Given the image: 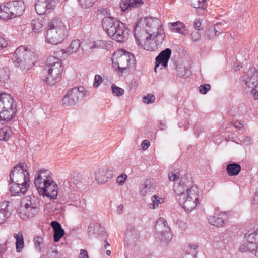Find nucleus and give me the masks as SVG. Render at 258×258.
Listing matches in <instances>:
<instances>
[{
	"mask_svg": "<svg viewBox=\"0 0 258 258\" xmlns=\"http://www.w3.org/2000/svg\"><path fill=\"white\" fill-rule=\"evenodd\" d=\"M102 26L108 35L118 42H123L127 38L128 30L124 24L111 17L104 18Z\"/></svg>",
	"mask_w": 258,
	"mask_h": 258,
	"instance_id": "f257e3e1",
	"label": "nucleus"
},
{
	"mask_svg": "<svg viewBox=\"0 0 258 258\" xmlns=\"http://www.w3.org/2000/svg\"><path fill=\"white\" fill-rule=\"evenodd\" d=\"M64 26L58 18H55L47 25L45 34L46 42L52 45H58L64 39Z\"/></svg>",
	"mask_w": 258,
	"mask_h": 258,
	"instance_id": "f03ea898",
	"label": "nucleus"
},
{
	"mask_svg": "<svg viewBox=\"0 0 258 258\" xmlns=\"http://www.w3.org/2000/svg\"><path fill=\"white\" fill-rule=\"evenodd\" d=\"M35 58L33 51L25 46H21L15 50L13 59L16 67H19L22 71H27L34 64Z\"/></svg>",
	"mask_w": 258,
	"mask_h": 258,
	"instance_id": "7ed1b4c3",
	"label": "nucleus"
},
{
	"mask_svg": "<svg viewBox=\"0 0 258 258\" xmlns=\"http://www.w3.org/2000/svg\"><path fill=\"white\" fill-rule=\"evenodd\" d=\"M24 10V3L22 1H9L0 6V19L7 20L20 17L23 14Z\"/></svg>",
	"mask_w": 258,
	"mask_h": 258,
	"instance_id": "20e7f679",
	"label": "nucleus"
},
{
	"mask_svg": "<svg viewBox=\"0 0 258 258\" xmlns=\"http://www.w3.org/2000/svg\"><path fill=\"white\" fill-rule=\"evenodd\" d=\"M14 101L10 94H0V120H11L15 115L16 109Z\"/></svg>",
	"mask_w": 258,
	"mask_h": 258,
	"instance_id": "39448f33",
	"label": "nucleus"
},
{
	"mask_svg": "<svg viewBox=\"0 0 258 258\" xmlns=\"http://www.w3.org/2000/svg\"><path fill=\"white\" fill-rule=\"evenodd\" d=\"M155 228L156 238L162 245H168L172 240V235L167 221L163 218H159L156 222Z\"/></svg>",
	"mask_w": 258,
	"mask_h": 258,
	"instance_id": "423d86ee",
	"label": "nucleus"
},
{
	"mask_svg": "<svg viewBox=\"0 0 258 258\" xmlns=\"http://www.w3.org/2000/svg\"><path fill=\"white\" fill-rule=\"evenodd\" d=\"M199 194L197 186H193L186 195H182L179 197L180 204L186 211L191 212L199 204Z\"/></svg>",
	"mask_w": 258,
	"mask_h": 258,
	"instance_id": "0eeeda50",
	"label": "nucleus"
},
{
	"mask_svg": "<svg viewBox=\"0 0 258 258\" xmlns=\"http://www.w3.org/2000/svg\"><path fill=\"white\" fill-rule=\"evenodd\" d=\"M120 52L121 54L117 57L116 60H113V64L114 67L117 66L115 70L117 71L118 74L122 75L125 70L134 69L135 60L134 56L130 52L123 50Z\"/></svg>",
	"mask_w": 258,
	"mask_h": 258,
	"instance_id": "6e6552de",
	"label": "nucleus"
},
{
	"mask_svg": "<svg viewBox=\"0 0 258 258\" xmlns=\"http://www.w3.org/2000/svg\"><path fill=\"white\" fill-rule=\"evenodd\" d=\"M27 166L24 163H19L13 168L10 174V181L29 185L30 178L27 170Z\"/></svg>",
	"mask_w": 258,
	"mask_h": 258,
	"instance_id": "1a4fd4ad",
	"label": "nucleus"
},
{
	"mask_svg": "<svg viewBox=\"0 0 258 258\" xmlns=\"http://www.w3.org/2000/svg\"><path fill=\"white\" fill-rule=\"evenodd\" d=\"M160 28L163 27L159 19L152 17H143L140 18L136 24L135 32L136 35L138 28H144L152 30V33H155L154 31L158 30Z\"/></svg>",
	"mask_w": 258,
	"mask_h": 258,
	"instance_id": "9d476101",
	"label": "nucleus"
},
{
	"mask_svg": "<svg viewBox=\"0 0 258 258\" xmlns=\"http://www.w3.org/2000/svg\"><path fill=\"white\" fill-rule=\"evenodd\" d=\"M115 172L116 170L113 167L98 168L94 172L95 179L98 183L104 184L109 181Z\"/></svg>",
	"mask_w": 258,
	"mask_h": 258,
	"instance_id": "9b49d317",
	"label": "nucleus"
},
{
	"mask_svg": "<svg viewBox=\"0 0 258 258\" xmlns=\"http://www.w3.org/2000/svg\"><path fill=\"white\" fill-rule=\"evenodd\" d=\"M49 182H52V178L49 170H41L36 174L34 184L38 192Z\"/></svg>",
	"mask_w": 258,
	"mask_h": 258,
	"instance_id": "f8f14e48",
	"label": "nucleus"
},
{
	"mask_svg": "<svg viewBox=\"0 0 258 258\" xmlns=\"http://www.w3.org/2000/svg\"><path fill=\"white\" fill-rule=\"evenodd\" d=\"M193 186V181L186 177H182L180 179V183L177 185H174V192L181 197L182 195H186L189 189H191Z\"/></svg>",
	"mask_w": 258,
	"mask_h": 258,
	"instance_id": "ddd939ff",
	"label": "nucleus"
},
{
	"mask_svg": "<svg viewBox=\"0 0 258 258\" xmlns=\"http://www.w3.org/2000/svg\"><path fill=\"white\" fill-rule=\"evenodd\" d=\"M135 31V30H134ZM155 33H152V30H149L144 28H138L136 35L134 32V35L137 41L141 45L144 44L145 46L148 44L151 38L154 36Z\"/></svg>",
	"mask_w": 258,
	"mask_h": 258,
	"instance_id": "4468645a",
	"label": "nucleus"
},
{
	"mask_svg": "<svg viewBox=\"0 0 258 258\" xmlns=\"http://www.w3.org/2000/svg\"><path fill=\"white\" fill-rule=\"evenodd\" d=\"M56 57L53 56H49L46 61V66L43 70L46 71L51 72L54 71L55 74L62 72L63 67L61 66V60Z\"/></svg>",
	"mask_w": 258,
	"mask_h": 258,
	"instance_id": "2eb2a0df",
	"label": "nucleus"
},
{
	"mask_svg": "<svg viewBox=\"0 0 258 258\" xmlns=\"http://www.w3.org/2000/svg\"><path fill=\"white\" fill-rule=\"evenodd\" d=\"M244 82L249 88H255L258 84V72L255 68L250 67L246 72Z\"/></svg>",
	"mask_w": 258,
	"mask_h": 258,
	"instance_id": "dca6fc26",
	"label": "nucleus"
},
{
	"mask_svg": "<svg viewBox=\"0 0 258 258\" xmlns=\"http://www.w3.org/2000/svg\"><path fill=\"white\" fill-rule=\"evenodd\" d=\"M171 54V50L170 48H166L162 51L156 58L155 66L154 71L157 72V70L160 64L164 68L167 66L168 61Z\"/></svg>",
	"mask_w": 258,
	"mask_h": 258,
	"instance_id": "f3484780",
	"label": "nucleus"
},
{
	"mask_svg": "<svg viewBox=\"0 0 258 258\" xmlns=\"http://www.w3.org/2000/svg\"><path fill=\"white\" fill-rule=\"evenodd\" d=\"M80 45L81 43L79 40H74L66 50L61 49L56 53V55L61 58L65 59L68 55L76 53L80 48Z\"/></svg>",
	"mask_w": 258,
	"mask_h": 258,
	"instance_id": "a211bd4d",
	"label": "nucleus"
},
{
	"mask_svg": "<svg viewBox=\"0 0 258 258\" xmlns=\"http://www.w3.org/2000/svg\"><path fill=\"white\" fill-rule=\"evenodd\" d=\"M38 192L40 195L55 199L58 195V187L52 179V182H49L43 188H41Z\"/></svg>",
	"mask_w": 258,
	"mask_h": 258,
	"instance_id": "6ab92c4d",
	"label": "nucleus"
},
{
	"mask_svg": "<svg viewBox=\"0 0 258 258\" xmlns=\"http://www.w3.org/2000/svg\"><path fill=\"white\" fill-rule=\"evenodd\" d=\"M42 74L43 75L41 77L42 80L46 82L49 85L52 86L60 80L62 72L55 74L54 71L51 72L46 71V70H43Z\"/></svg>",
	"mask_w": 258,
	"mask_h": 258,
	"instance_id": "aec40b11",
	"label": "nucleus"
},
{
	"mask_svg": "<svg viewBox=\"0 0 258 258\" xmlns=\"http://www.w3.org/2000/svg\"><path fill=\"white\" fill-rule=\"evenodd\" d=\"M18 211L20 217L22 219L26 220L33 217L39 212V210L21 204Z\"/></svg>",
	"mask_w": 258,
	"mask_h": 258,
	"instance_id": "412c9836",
	"label": "nucleus"
},
{
	"mask_svg": "<svg viewBox=\"0 0 258 258\" xmlns=\"http://www.w3.org/2000/svg\"><path fill=\"white\" fill-rule=\"evenodd\" d=\"M80 99V96H78V91L75 89H71L63 97L62 102L64 105L71 106L75 105Z\"/></svg>",
	"mask_w": 258,
	"mask_h": 258,
	"instance_id": "4be33fe9",
	"label": "nucleus"
},
{
	"mask_svg": "<svg viewBox=\"0 0 258 258\" xmlns=\"http://www.w3.org/2000/svg\"><path fill=\"white\" fill-rule=\"evenodd\" d=\"M10 191L13 195L24 194L27 191L29 185H25L20 183H13L10 181Z\"/></svg>",
	"mask_w": 258,
	"mask_h": 258,
	"instance_id": "5701e85b",
	"label": "nucleus"
},
{
	"mask_svg": "<svg viewBox=\"0 0 258 258\" xmlns=\"http://www.w3.org/2000/svg\"><path fill=\"white\" fill-rule=\"evenodd\" d=\"M53 228L54 234L53 238L55 242H58L64 234V230L62 228L61 224L56 221H53L50 223Z\"/></svg>",
	"mask_w": 258,
	"mask_h": 258,
	"instance_id": "b1692460",
	"label": "nucleus"
},
{
	"mask_svg": "<svg viewBox=\"0 0 258 258\" xmlns=\"http://www.w3.org/2000/svg\"><path fill=\"white\" fill-rule=\"evenodd\" d=\"M9 204L7 201L0 202V224L3 223L11 215Z\"/></svg>",
	"mask_w": 258,
	"mask_h": 258,
	"instance_id": "393cba45",
	"label": "nucleus"
},
{
	"mask_svg": "<svg viewBox=\"0 0 258 258\" xmlns=\"http://www.w3.org/2000/svg\"><path fill=\"white\" fill-rule=\"evenodd\" d=\"M35 8L38 15H44L50 12L49 10L51 8V5L50 3L36 0Z\"/></svg>",
	"mask_w": 258,
	"mask_h": 258,
	"instance_id": "a878e982",
	"label": "nucleus"
},
{
	"mask_svg": "<svg viewBox=\"0 0 258 258\" xmlns=\"http://www.w3.org/2000/svg\"><path fill=\"white\" fill-rule=\"evenodd\" d=\"M143 4L142 0H121L120 7L123 11L132 8H137Z\"/></svg>",
	"mask_w": 258,
	"mask_h": 258,
	"instance_id": "bb28decb",
	"label": "nucleus"
},
{
	"mask_svg": "<svg viewBox=\"0 0 258 258\" xmlns=\"http://www.w3.org/2000/svg\"><path fill=\"white\" fill-rule=\"evenodd\" d=\"M21 205L31 207L33 208L37 209L39 210V201L34 196H29L24 198L21 202Z\"/></svg>",
	"mask_w": 258,
	"mask_h": 258,
	"instance_id": "cd10ccee",
	"label": "nucleus"
},
{
	"mask_svg": "<svg viewBox=\"0 0 258 258\" xmlns=\"http://www.w3.org/2000/svg\"><path fill=\"white\" fill-rule=\"evenodd\" d=\"M155 185L151 179H146L141 184L140 192L142 195L145 196L153 192L155 189Z\"/></svg>",
	"mask_w": 258,
	"mask_h": 258,
	"instance_id": "c85d7f7f",
	"label": "nucleus"
},
{
	"mask_svg": "<svg viewBox=\"0 0 258 258\" xmlns=\"http://www.w3.org/2000/svg\"><path fill=\"white\" fill-rule=\"evenodd\" d=\"M226 217L225 213H220L218 217L210 216L208 219L209 222L214 226L222 227L225 223V218Z\"/></svg>",
	"mask_w": 258,
	"mask_h": 258,
	"instance_id": "c756f323",
	"label": "nucleus"
},
{
	"mask_svg": "<svg viewBox=\"0 0 258 258\" xmlns=\"http://www.w3.org/2000/svg\"><path fill=\"white\" fill-rule=\"evenodd\" d=\"M226 172L229 176H236L239 174L241 170V167L238 163L233 162L229 163L226 166Z\"/></svg>",
	"mask_w": 258,
	"mask_h": 258,
	"instance_id": "7c9ffc66",
	"label": "nucleus"
},
{
	"mask_svg": "<svg viewBox=\"0 0 258 258\" xmlns=\"http://www.w3.org/2000/svg\"><path fill=\"white\" fill-rule=\"evenodd\" d=\"M221 26V24L217 23V28H210L205 31V35L208 39L214 38L215 36L219 35L221 32V30L218 27Z\"/></svg>",
	"mask_w": 258,
	"mask_h": 258,
	"instance_id": "2f4dec72",
	"label": "nucleus"
},
{
	"mask_svg": "<svg viewBox=\"0 0 258 258\" xmlns=\"http://www.w3.org/2000/svg\"><path fill=\"white\" fill-rule=\"evenodd\" d=\"M99 230H101L102 232H104V228L102 227L100 224L97 223L93 224H90L88 227L89 237L92 238L94 234L96 233H100Z\"/></svg>",
	"mask_w": 258,
	"mask_h": 258,
	"instance_id": "473e14b6",
	"label": "nucleus"
},
{
	"mask_svg": "<svg viewBox=\"0 0 258 258\" xmlns=\"http://www.w3.org/2000/svg\"><path fill=\"white\" fill-rule=\"evenodd\" d=\"M14 237L16 239V249L17 252H20L24 247V241L22 233L14 234Z\"/></svg>",
	"mask_w": 258,
	"mask_h": 258,
	"instance_id": "72a5a7b5",
	"label": "nucleus"
},
{
	"mask_svg": "<svg viewBox=\"0 0 258 258\" xmlns=\"http://www.w3.org/2000/svg\"><path fill=\"white\" fill-rule=\"evenodd\" d=\"M255 247L256 245L254 243H252L247 241L240 246L239 251L241 252H250L253 254Z\"/></svg>",
	"mask_w": 258,
	"mask_h": 258,
	"instance_id": "f704fd0d",
	"label": "nucleus"
},
{
	"mask_svg": "<svg viewBox=\"0 0 258 258\" xmlns=\"http://www.w3.org/2000/svg\"><path fill=\"white\" fill-rule=\"evenodd\" d=\"M189 1L198 12L199 10H204L206 8V0H189Z\"/></svg>",
	"mask_w": 258,
	"mask_h": 258,
	"instance_id": "c9c22d12",
	"label": "nucleus"
},
{
	"mask_svg": "<svg viewBox=\"0 0 258 258\" xmlns=\"http://www.w3.org/2000/svg\"><path fill=\"white\" fill-rule=\"evenodd\" d=\"M153 37L156 38L155 43L158 46L160 45L164 40L165 34L163 28H160L157 32H155V35Z\"/></svg>",
	"mask_w": 258,
	"mask_h": 258,
	"instance_id": "e433bc0d",
	"label": "nucleus"
},
{
	"mask_svg": "<svg viewBox=\"0 0 258 258\" xmlns=\"http://www.w3.org/2000/svg\"><path fill=\"white\" fill-rule=\"evenodd\" d=\"M12 134V130L8 126H5L0 129V141L8 140Z\"/></svg>",
	"mask_w": 258,
	"mask_h": 258,
	"instance_id": "4c0bfd02",
	"label": "nucleus"
},
{
	"mask_svg": "<svg viewBox=\"0 0 258 258\" xmlns=\"http://www.w3.org/2000/svg\"><path fill=\"white\" fill-rule=\"evenodd\" d=\"M71 183L76 186L79 190L83 189L84 184L82 181V176L80 174H76L73 176L71 179Z\"/></svg>",
	"mask_w": 258,
	"mask_h": 258,
	"instance_id": "58836bf2",
	"label": "nucleus"
},
{
	"mask_svg": "<svg viewBox=\"0 0 258 258\" xmlns=\"http://www.w3.org/2000/svg\"><path fill=\"white\" fill-rule=\"evenodd\" d=\"M246 240L249 242L254 243V242H256L257 243L258 241V228L256 230L250 233V231H248L247 233L245 234L244 236Z\"/></svg>",
	"mask_w": 258,
	"mask_h": 258,
	"instance_id": "ea45409f",
	"label": "nucleus"
},
{
	"mask_svg": "<svg viewBox=\"0 0 258 258\" xmlns=\"http://www.w3.org/2000/svg\"><path fill=\"white\" fill-rule=\"evenodd\" d=\"M125 239L128 241H135L138 236V233L134 227H129L125 233Z\"/></svg>",
	"mask_w": 258,
	"mask_h": 258,
	"instance_id": "a19ab883",
	"label": "nucleus"
},
{
	"mask_svg": "<svg viewBox=\"0 0 258 258\" xmlns=\"http://www.w3.org/2000/svg\"><path fill=\"white\" fill-rule=\"evenodd\" d=\"M151 201L152 203L149 204V207L151 209H155L158 207L159 204L164 203V200L157 195H153L151 197Z\"/></svg>",
	"mask_w": 258,
	"mask_h": 258,
	"instance_id": "79ce46f5",
	"label": "nucleus"
},
{
	"mask_svg": "<svg viewBox=\"0 0 258 258\" xmlns=\"http://www.w3.org/2000/svg\"><path fill=\"white\" fill-rule=\"evenodd\" d=\"M42 24L39 19H34L32 21L31 27L34 32H38L42 29Z\"/></svg>",
	"mask_w": 258,
	"mask_h": 258,
	"instance_id": "37998d69",
	"label": "nucleus"
},
{
	"mask_svg": "<svg viewBox=\"0 0 258 258\" xmlns=\"http://www.w3.org/2000/svg\"><path fill=\"white\" fill-rule=\"evenodd\" d=\"M198 246L196 245H189L188 248L189 252L184 255L182 258H195L197 253V248Z\"/></svg>",
	"mask_w": 258,
	"mask_h": 258,
	"instance_id": "c03bdc74",
	"label": "nucleus"
},
{
	"mask_svg": "<svg viewBox=\"0 0 258 258\" xmlns=\"http://www.w3.org/2000/svg\"><path fill=\"white\" fill-rule=\"evenodd\" d=\"M81 7L84 9L90 8L93 6L96 0H78Z\"/></svg>",
	"mask_w": 258,
	"mask_h": 258,
	"instance_id": "a18cd8bd",
	"label": "nucleus"
},
{
	"mask_svg": "<svg viewBox=\"0 0 258 258\" xmlns=\"http://www.w3.org/2000/svg\"><path fill=\"white\" fill-rule=\"evenodd\" d=\"M43 242V239L40 236L37 237L35 238L34 239L35 246L39 251H40L41 250V249L44 248V247Z\"/></svg>",
	"mask_w": 258,
	"mask_h": 258,
	"instance_id": "49530a36",
	"label": "nucleus"
},
{
	"mask_svg": "<svg viewBox=\"0 0 258 258\" xmlns=\"http://www.w3.org/2000/svg\"><path fill=\"white\" fill-rule=\"evenodd\" d=\"M112 93L117 96H120L124 94V90L119 87L116 86L114 84H112L111 86Z\"/></svg>",
	"mask_w": 258,
	"mask_h": 258,
	"instance_id": "de8ad7c7",
	"label": "nucleus"
},
{
	"mask_svg": "<svg viewBox=\"0 0 258 258\" xmlns=\"http://www.w3.org/2000/svg\"><path fill=\"white\" fill-rule=\"evenodd\" d=\"M155 100V97L154 95L151 94H148L147 96H145L143 98V102L148 104L153 103Z\"/></svg>",
	"mask_w": 258,
	"mask_h": 258,
	"instance_id": "09e8293b",
	"label": "nucleus"
},
{
	"mask_svg": "<svg viewBox=\"0 0 258 258\" xmlns=\"http://www.w3.org/2000/svg\"><path fill=\"white\" fill-rule=\"evenodd\" d=\"M9 73L7 71L6 69H0V80L4 81L9 78Z\"/></svg>",
	"mask_w": 258,
	"mask_h": 258,
	"instance_id": "8fccbe9b",
	"label": "nucleus"
},
{
	"mask_svg": "<svg viewBox=\"0 0 258 258\" xmlns=\"http://www.w3.org/2000/svg\"><path fill=\"white\" fill-rule=\"evenodd\" d=\"M210 85L209 84H204L199 87L200 92L202 94H205L210 89Z\"/></svg>",
	"mask_w": 258,
	"mask_h": 258,
	"instance_id": "3c124183",
	"label": "nucleus"
},
{
	"mask_svg": "<svg viewBox=\"0 0 258 258\" xmlns=\"http://www.w3.org/2000/svg\"><path fill=\"white\" fill-rule=\"evenodd\" d=\"M181 70H178V75L180 77H182L183 78H188L191 75V71L188 69L187 68H184V73L180 72Z\"/></svg>",
	"mask_w": 258,
	"mask_h": 258,
	"instance_id": "603ef678",
	"label": "nucleus"
},
{
	"mask_svg": "<svg viewBox=\"0 0 258 258\" xmlns=\"http://www.w3.org/2000/svg\"><path fill=\"white\" fill-rule=\"evenodd\" d=\"M103 80L101 76L99 75H96L94 78V83L93 84V87L94 88H97L99 85L102 82Z\"/></svg>",
	"mask_w": 258,
	"mask_h": 258,
	"instance_id": "864d4df0",
	"label": "nucleus"
},
{
	"mask_svg": "<svg viewBox=\"0 0 258 258\" xmlns=\"http://www.w3.org/2000/svg\"><path fill=\"white\" fill-rule=\"evenodd\" d=\"M127 176L125 174H121L119 175L116 180V182L118 183L120 185H123L126 180Z\"/></svg>",
	"mask_w": 258,
	"mask_h": 258,
	"instance_id": "5fc2aeb1",
	"label": "nucleus"
},
{
	"mask_svg": "<svg viewBox=\"0 0 258 258\" xmlns=\"http://www.w3.org/2000/svg\"><path fill=\"white\" fill-rule=\"evenodd\" d=\"M72 89H75L78 91V96H80V99H82L86 94L85 88L82 86L78 87L77 89L73 88Z\"/></svg>",
	"mask_w": 258,
	"mask_h": 258,
	"instance_id": "6e6d98bb",
	"label": "nucleus"
},
{
	"mask_svg": "<svg viewBox=\"0 0 258 258\" xmlns=\"http://www.w3.org/2000/svg\"><path fill=\"white\" fill-rule=\"evenodd\" d=\"M170 25L171 26H177H177L179 27V28L182 31H186V30L185 29V25L183 23L180 22L179 21H177L176 22L170 23Z\"/></svg>",
	"mask_w": 258,
	"mask_h": 258,
	"instance_id": "4d7b16f0",
	"label": "nucleus"
},
{
	"mask_svg": "<svg viewBox=\"0 0 258 258\" xmlns=\"http://www.w3.org/2000/svg\"><path fill=\"white\" fill-rule=\"evenodd\" d=\"M170 28L173 32H177V33H180L183 35H185L186 34V31H182L179 28V27H178L177 26H170Z\"/></svg>",
	"mask_w": 258,
	"mask_h": 258,
	"instance_id": "13d9d810",
	"label": "nucleus"
},
{
	"mask_svg": "<svg viewBox=\"0 0 258 258\" xmlns=\"http://www.w3.org/2000/svg\"><path fill=\"white\" fill-rule=\"evenodd\" d=\"M200 37L201 35L198 31L192 32L191 34V38L194 41L199 40Z\"/></svg>",
	"mask_w": 258,
	"mask_h": 258,
	"instance_id": "bf43d9fd",
	"label": "nucleus"
},
{
	"mask_svg": "<svg viewBox=\"0 0 258 258\" xmlns=\"http://www.w3.org/2000/svg\"><path fill=\"white\" fill-rule=\"evenodd\" d=\"M169 179L171 181H175L179 179V177L173 172H171L168 174Z\"/></svg>",
	"mask_w": 258,
	"mask_h": 258,
	"instance_id": "052dcab7",
	"label": "nucleus"
},
{
	"mask_svg": "<svg viewBox=\"0 0 258 258\" xmlns=\"http://www.w3.org/2000/svg\"><path fill=\"white\" fill-rule=\"evenodd\" d=\"M7 241L3 244L0 245V257H2L3 254H4L7 251Z\"/></svg>",
	"mask_w": 258,
	"mask_h": 258,
	"instance_id": "680f3d73",
	"label": "nucleus"
},
{
	"mask_svg": "<svg viewBox=\"0 0 258 258\" xmlns=\"http://www.w3.org/2000/svg\"><path fill=\"white\" fill-rule=\"evenodd\" d=\"M150 145V143L148 140H144L141 144L142 149L143 150H146L149 147Z\"/></svg>",
	"mask_w": 258,
	"mask_h": 258,
	"instance_id": "e2e57ef3",
	"label": "nucleus"
},
{
	"mask_svg": "<svg viewBox=\"0 0 258 258\" xmlns=\"http://www.w3.org/2000/svg\"><path fill=\"white\" fill-rule=\"evenodd\" d=\"M79 258H89L87 251L85 249H81Z\"/></svg>",
	"mask_w": 258,
	"mask_h": 258,
	"instance_id": "0e129e2a",
	"label": "nucleus"
},
{
	"mask_svg": "<svg viewBox=\"0 0 258 258\" xmlns=\"http://www.w3.org/2000/svg\"><path fill=\"white\" fill-rule=\"evenodd\" d=\"M7 45V41L4 38L0 37V49L5 48Z\"/></svg>",
	"mask_w": 258,
	"mask_h": 258,
	"instance_id": "69168bd1",
	"label": "nucleus"
},
{
	"mask_svg": "<svg viewBox=\"0 0 258 258\" xmlns=\"http://www.w3.org/2000/svg\"><path fill=\"white\" fill-rule=\"evenodd\" d=\"M201 25V22L200 20L196 19L194 22V27L196 30H201L200 27Z\"/></svg>",
	"mask_w": 258,
	"mask_h": 258,
	"instance_id": "338daca9",
	"label": "nucleus"
},
{
	"mask_svg": "<svg viewBox=\"0 0 258 258\" xmlns=\"http://www.w3.org/2000/svg\"><path fill=\"white\" fill-rule=\"evenodd\" d=\"M251 94L253 95L254 99H258V91L254 88H251Z\"/></svg>",
	"mask_w": 258,
	"mask_h": 258,
	"instance_id": "774afa93",
	"label": "nucleus"
}]
</instances>
